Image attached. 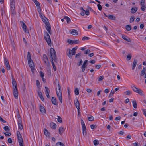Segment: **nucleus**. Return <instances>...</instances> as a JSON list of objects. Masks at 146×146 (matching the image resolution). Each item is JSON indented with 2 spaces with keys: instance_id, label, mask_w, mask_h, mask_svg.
<instances>
[{
  "instance_id": "obj_1",
  "label": "nucleus",
  "mask_w": 146,
  "mask_h": 146,
  "mask_svg": "<svg viewBox=\"0 0 146 146\" xmlns=\"http://www.w3.org/2000/svg\"><path fill=\"white\" fill-rule=\"evenodd\" d=\"M50 56L51 58V62L53 67L55 66V65L53 61L55 62H57V58L56 54V52L54 49L51 48L50 49Z\"/></svg>"
},
{
  "instance_id": "obj_2",
  "label": "nucleus",
  "mask_w": 146,
  "mask_h": 146,
  "mask_svg": "<svg viewBox=\"0 0 146 146\" xmlns=\"http://www.w3.org/2000/svg\"><path fill=\"white\" fill-rule=\"evenodd\" d=\"M77 48L76 47H74L72 48V50L70 49H68V50L67 52V54L69 57L71 58L72 57V56L75 55L76 53V51Z\"/></svg>"
},
{
  "instance_id": "obj_3",
  "label": "nucleus",
  "mask_w": 146,
  "mask_h": 146,
  "mask_svg": "<svg viewBox=\"0 0 146 146\" xmlns=\"http://www.w3.org/2000/svg\"><path fill=\"white\" fill-rule=\"evenodd\" d=\"M44 37L45 40L47 42L49 46H51V42L50 37L48 33L45 32L44 34Z\"/></svg>"
},
{
  "instance_id": "obj_4",
  "label": "nucleus",
  "mask_w": 146,
  "mask_h": 146,
  "mask_svg": "<svg viewBox=\"0 0 146 146\" xmlns=\"http://www.w3.org/2000/svg\"><path fill=\"white\" fill-rule=\"evenodd\" d=\"M13 92L15 98L17 99L18 96L17 86H13Z\"/></svg>"
},
{
  "instance_id": "obj_5",
  "label": "nucleus",
  "mask_w": 146,
  "mask_h": 146,
  "mask_svg": "<svg viewBox=\"0 0 146 146\" xmlns=\"http://www.w3.org/2000/svg\"><path fill=\"white\" fill-rule=\"evenodd\" d=\"M81 124L82 126L83 134L84 136H85L86 135V128L85 123L82 119L81 120Z\"/></svg>"
},
{
  "instance_id": "obj_6",
  "label": "nucleus",
  "mask_w": 146,
  "mask_h": 146,
  "mask_svg": "<svg viewBox=\"0 0 146 146\" xmlns=\"http://www.w3.org/2000/svg\"><path fill=\"white\" fill-rule=\"evenodd\" d=\"M45 24L46 26V28L47 30V31H48V32H49V33L50 34H51V26L50 25V24L49 22H46L45 23Z\"/></svg>"
},
{
  "instance_id": "obj_7",
  "label": "nucleus",
  "mask_w": 146,
  "mask_h": 146,
  "mask_svg": "<svg viewBox=\"0 0 146 146\" xmlns=\"http://www.w3.org/2000/svg\"><path fill=\"white\" fill-rule=\"evenodd\" d=\"M17 135L19 143L23 142L22 136L19 131H17Z\"/></svg>"
},
{
  "instance_id": "obj_8",
  "label": "nucleus",
  "mask_w": 146,
  "mask_h": 146,
  "mask_svg": "<svg viewBox=\"0 0 146 146\" xmlns=\"http://www.w3.org/2000/svg\"><path fill=\"white\" fill-rule=\"evenodd\" d=\"M56 92L57 97L58 98L60 101L62 103V92L61 91H59L58 92L57 90H56Z\"/></svg>"
},
{
  "instance_id": "obj_9",
  "label": "nucleus",
  "mask_w": 146,
  "mask_h": 146,
  "mask_svg": "<svg viewBox=\"0 0 146 146\" xmlns=\"http://www.w3.org/2000/svg\"><path fill=\"white\" fill-rule=\"evenodd\" d=\"M145 0H141V1L140 5L141 6V10L142 11H144L146 8V6L144 4Z\"/></svg>"
},
{
  "instance_id": "obj_10",
  "label": "nucleus",
  "mask_w": 146,
  "mask_h": 146,
  "mask_svg": "<svg viewBox=\"0 0 146 146\" xmlns=\"http://www.w3.org/2000/svg\"><path fill=\"white\" fill-rule=\"evenodd\" d=\"M4 64L6 66L7 70H9L10 69V66L9 64L8 61L6 59V58H5Z\"/></svg>"
},
{
  "instance_id": "obj_11",
  "label": "nucleus",
  "mask_w": 146,
  "mask_h": 146,
  "mask_svg": "<svg viewBox=\"0 0 146 146\" xmlns=\"http://www.w3.org/2000/svg\"><path fill=\"white\" fill-rule=\"evenodd\" d=\"M28 63L29 66L31 70H33L35 68V66L32 60L29 61H28Z\"/></svg>"
},
{
  "instance_id": "obj_12",
  "label": "nucleus",
  "mask_w": 146,
  "mask_h": 146,
  "mask_svg": "<svg viewBox=\"0 0 146 146\" xmlns=\"http://www.w3.org/2000/svg\"><path fill=\"white\" fill-rule=\"evenodd\" d=\"M45 88L46 90L45 91V94L47 96V97L48 98H50V96L49 94V92H50V90L49 88L47 86L45 87Z\"/></svg>"
},
{
  "instance_id": "obj_13",
  "label": "nucleus",
  "mask_w": 146,
  "mask_h": 146,
  "mask_svg": "<svg viewBox=\"0 0 146 146\" xmlns=\"http://www.w3.org/2000/svg\"><path fill=\"white\" fill-rule=\"evenodd\" d=\"M22 28L24 31L27 33H29V31L27 29V27L25 23L23 22Z\"/></svg>"
},
{
  "instance_id": "obj_14",
  "label": "nucleus",
  "mask_w": 146,
  "mask_h": 146,
  "mask_svg": "<svg viewBox=\"0 0 146 146\" xmlns=\"http://www.w3.org/2000/svg\"><path fill=\"white\" fill-rule=\"evenodd\" d=\"M52 103L54 105H57L58 102H57L56 98L55 97H52Z\"/></svg>"
},
{
  "instance_id": "obj_15",
  "label": "nucleus",
  "mask_w": 146,
  "mask_h": 146,
  "mask_svg": "<svg viewBox=\"0 0 146 146\" xmlns=\"http://www.w3.org/2000/svg\"><path fill=\"white\" fill-rule=\"evenodd\" d=\"M122 38L127 41L128 42H131V39L130 38L128 37L127 36L125 35H122Z\"/></svg>"
},
{
  "instance_id": "obj_16",
  "label": "nucleus",
  "mask_w": 146,
  "mask_h": 146,
  "mask_svg": "<svg viewBox=\"0 0 146 146\" xmlns=\"http://www.w3.org/2000/svg\"><path fill=\"white\" fill-rule=\"evenodd\" d=\"M74 104L75 106L77 108L79 109L80 108V104L78 100L77 99L76 102L75 101H74Z\"/></svg>"
},
{
  "instance_id": "obj_17",
  "label": "nucleus",
  "mask_w": 146,
  "mask_h": 146,
  "mask_svg": "<svg viewBox=\"0 0 146 146\" xmlns=\"http://www.w3.org/2000/svg\"><path fill=\"white\" fill-rule=\"evenodd\" d=\"M137 60H134L133 62V66L132 69L133 70H134L137 64Z\"/></svg>"
},
{
  "instance_id": "obj_18",
  "label": "nucleus",
  "mask_w": 146,
  "mask_h": 146,
  "mask_svg": "<svg viewBox=\"0 0 146 146\" xmlns=\"http://www.w3.org/2000/svg\"><path fill=\"white\" fill-rule=\"evenodd\" d=\"M136 93H138L141 96H144V94L143 91L141 89L139 88Z\"/></svg>"
},
{
  "instance_id": "obj_19",
  "label": "nucleus",
  "mask_w": 146,
  "mask_h": 146,
  "mask_svg": "<svg viewBox=\"0 0 146 146\" xmlns=\"http://www.w3.org/2000/svg\"><path fill=\"white\" fill-rule=\"evenodd\" d=\"M70 33L72 35H78V33L77 31L75 29H73L71 32Z\"/></svg>"
},
{
  "instance_id": "obj_20",
  "label": "nucleus",
  "mask_w": 146,
  "mask_h": 146,
  "mask_svg": "<svg viewBox=\"0 0 146 146\" xmlns=\"http://www.w3.org/2000/svg\"><path fill=\"white\" fill-rule=\"evenodd\" d=\"M59 133L60 135H61L62 134V133H63V132L64 131V129L63 127H59Z\"/></svg>"
},
{
  "instance_id": "obj_21",
  "label": "nucleus",
  "mask_w": 146,
  "mask_h": 146,
  "mask_svg": "<svg viewBox=\"0 0 146 146\" xmlns=\"http://www.w3.org/2000/svg\"><path fill=\"white\" fill-rule=\"evenodd\" d=\"M50 127L52 129H55L56 128V125L55 123L52 122L50 124Z\"/></svg>"
},
{
  "instance_id": "obj_22",
  "label": "nucleus",
  "mask_w": 146,
  "mask_h": 146,
  "mask_svg": "<svg viewBox=\"0 0 146 146\" xmlns=\"http://www.w3.org/2000/svg\"><path fill=\"white\" fill-rule=\"evenodd\" d=\"M44 134L47 137L50 136V133L46 129H44Z\"/></svg>"
},
{
  "instance_id": "obj_23",
  "label": "nucleus",
  "mask_w": 146,
  "mask_h": 146,
  "mask_svg": "<svg viewBox=\"0 0 146 146\" xmlns=\"http://www.w3.org/2000/svg\"><path fill=\"white\" fill-rule=\"evenodd\" d=\"M40 112L42 113H45L46 112V110L45 109L43 106H40Z\"/></svg>"
},
{
  "instance_id": "obj_24",
  "label": "nucleus",
  "mask_w": 146,
  "mask_h": 146,
  "mask_svg": "<svg viewBox=\"0 0 146 146\" xmlns=\"http://www.w3.org/2000/svg\"><path fill=\"white\" fill-rule=\"evenodd\" d=\"M137 9L136 7L132 8L131 9V12L132 13H135L137 11Z\"/></svg>"
},
{
  "instance_id": "obj_25",
  "label": "nucleus",
  "mask_w": 146,
  "mask_h": 146,
  "mask_svg": "<svg viewBox=\"0 0 146 146\" xmlns=\"http://www.w3.org/2000/svg\"><path fill=\"white\" fill-rule=\"evenodd\" d=\"M146 71V67H143V69L142 70L140 75L141 76H143L144 75Z\"/></svg>"
},
{
  "instance_id": "obj_26",
  "label": "nucleus",
  "mask_w": 146,
  "mask_h": 146,
  "mask_svg": "<svg viewBox=\"0 0 146 146\" xmlns=\"http://www.w3.org/2000/svg\"><path fill=\"white\" fill-rule=\"evenodd\" d=\"M108 17L111 20H115L116 18L115 16L111 15H108Z\"/></svg>"
},
{
  "instance_id": "obj_27",
  "label": "nucleus",
  "mask_w": 146,
  "mask_h": 146,
  "mask_svg": "<svg viewBox=\"0 0 146 146\" xmlns=\"http://www.w3.org/2000/svg\"><path fill=\"white\" fill-rule=\"evenodd\" d=\"M64 19L66 20L68 23H69L70 22V19L68 17L65 16L64 17Z\"/></svg>"
},
{
  "instance_id": "obj_28",
  "label": "nucleus",
  "mask_w": 146,
  "mask_h": 146,
  "mask_svg": "<svg viewBox=\"0 0 146 146\" xmlns=\"http://www.w3.org/2000/svg\"><path fill=\"white\" fill-rule=\"evenodd\" d=\"M12 79L13 86H17L16 81L13 77H12Z\"/></svg>"
},
{
  "instance_id": "obj_29",
  "label": "nucleus",
  "mask_w": 146,
  "mask_h": 146,
  "mask_svg": "<svg viewBox=\"0 0 146 146\" xmlns=\"http://www.w3.org/2000/svg\"><path fill=\"white\" fill-rule=\"evenodd\" d=\"M11 9H15V2H11Z\"/></svg>"
},
{
  "instance_id": "obj_30",
  "label": "nucleus",
  "mask_w": 146,
  "mask_h": 146,
  "mask_svg": "<svg viewBox=\"0 0 146 146\" xmlns=\"http://www.w3.org/2000/svg\"><path fill=\"white\" fill-rule=\"evenodd\" d=\"M27 60L28 61H30V60H32L31 59V54L29 52H28V54H27Z\"/></svg>"
},
{
  "instance_id": "obj_31",
  "label": "nucleus",
  "mask_w": 146,
  "mask_h": 146,
  "mask_svg": "<svg viewBox=\"0 0 146 146\" xmlns=\"http://www.w3.org/2000/svg\"><path fill=\"white\" fill-rule=\"evenodd\" d=\"M45 64L48 66L49 67L50 66V63L48 60H46L44 61Z\"/></svg>"
},
{
  "instance_id": "obj_32",
  "label": "nucleus",
  "mask_w": 146,
  "mask_h": 146,
  "mask_svg": "<svg viewBox=\"0 0 146 146\" xmlns=\"http://www.w3.org/2000/svg\"><path fill=\"white\" fill-rule=\"evenodd\" d=\"M56 146H65V145L62 143L58 142L56 143Z\"/></svg>"
},
{
  "instance_id": "obj_33",
  "label": "nucleus",
  "mask_w": 146,
  "mask_h": 146,
  "mask_svg": "<svg viewBox=\"0 0 146 146\" xmlns=\"http://www.w3.org/2000/svg\"><path fill=\"white\" fill-rule=\"evenodd\" d=\"M126 29L127 31H129L131 29V27L130 25H127L126 26Z\"/></svg>"
},
{
  "instance_id": "obj_34",
  "label": "nucleus",
  "mask_w": 146,
  "mask_h": 146,
  "mask_svg": "<svg viewBox=\"0 0 146 146\" xmlns=\"http://www.w3.org/2000/svg\"><path fill=\"white\" fill-rule=\"evenodd\" d=\"M87 66L86 65H84L83 64L82 67H81V69L82 70V71L83 72H84L85 70V68L86 66Z\"/></svg>"
},
{
  "instance_id": "obj_35",
  "label": "nucleus",
  "mask_w": 146,
  "mask_h": 146,
  "mask_svg": "<svg viewBox=\"0 0 146 146\" xmlns=\"http://www.w3.org/2000/svg\"><path fill=\"white\" fill-rule=\"evenodd\" d=\"M88 120L90 121H92L94 120V118L92 116L90 115L88 117Z\"/></svg>"
},
{
  "instance_id": "obj_36",
  "label": "nucleus",
  "mask_w": 146,
  "mask_h": 146,
  "mask_svg": "<svg viewBox=\"0 0 146 146\" xmlns=\"http://www.w3.org/2000/svg\"><path fill=\"white\" fill-rule=\"evenodd\" d=\"M133 105L134 108H137V103L135 100L133 101Z\"/></svg>"
},
{
  "instance_id": "obj_37",
  "label": "nucleus",
  "mask_w": 146,
  "mask_h": 146,
  "mask_svg": "<svg viewBox=\"0 0 146 146\" xmlns=\"http://www.w3.org/2000/svg\"><path fill=\"white\" fill-rule=\"evenodd\" d=\"M74 92L76 95H78L79 94V90L78 88H76L74 90Z\"/></svg>"
},
{
  "instance_id": "obj_38",
  "label": "nucleus",
  "mask_w": 146,
  "mask_h": 146,
  "mask_svg": "<svg viewBox=\"0 0 146 146\" xmlns=\"http://www.w3.org/2000/svg\"><path fill=\"white\" fill-rule=\"evenodd\" d=\"M135 19V17L134 16H132L131 17L130 19L129 22L131 23L134 21Z\"/></svg>"
},
{
  "instance_id": "obj_39",
  "label": "nucleus",
  "mask_w": 146,
  "mask_h": 146,
  "mask_svg": "<svg viewBox=\"0 0 146 146\" xmlns=\"http://www.w3.org/2000/svg\"><path fill=\"white\" fill-rule=\"evenodd\" d=\"M115 92H114L113 89L111 90L110 93L109 95V97H111L112 96H113V94Z\"/></svg>"
},
{
  "instance_id": "obj_40",
  "label": "nucleus",
  "mask_w": 146,
  "mask_h": 146,
  "mask_svg": "<svg viewBox=\"0 0 146 146\" xmlns=\"http://www.w3.org/2000/svg\"><path fill=\"white\" fill-rule=\"evenodd\" d=\"M124 93L126 95H128L131 94H132V92L131 91L128 90L125 92Z\"/></svg>"
},
{
  "instance_id": "obj_41",
  "label": "nucleus",
  "mask_w": 146,
  "mask_h": 146,
  "mask_svg": "<svg viewBox=\"0 0 146 146\" xmlns=\"http://www.w3.org/2000/svg\"><path fill=\"white\" fill-rule=\"evenodd\" d=\"M93 143L94 145L95 146L98 145L99 144V141L97 140H94V141Z\"/></svg>"
},
{
  "instance_id": "obj_42",
  "label": "nucleus",
  "mask_w": 146,
  "mask_h": 146,
  "mask_svg": "<svg viewBox=\"0 0 146 146\" xmlns=\"http://www.w3.org/2000/svg\"><path fill=\"white\" fill-rule=\"evenodd\" d=\"M43 60L44 61L48 60V58L47 56L45 54H43Z\"/></svg>"
},
{
  "instance_id": "obj_43",
  "label": "nucleus",
  "mask_w": 146,
  "mask_h": 146,
  "mask_svg": "<svg viewBox=\"0 0 146 146\" xmlns=\"http://www.w3.org/2000/svg\"><path fill=\"white\" fill-rule=\"evenodd\" d=\"M58 118H57V120L58 121L60 122V123H61L62 121V118L59 116H57Z\"/></svg>"
},
{
  "instance_id": "obj_44",
  "label": "nucleus",
  "mask_w": 146,
  "mask_h": 146,
  "mask_svg": "<svg viewBox=\"0 0 146 146\" xmlns=\"http://www.w3.org/2000/svg\"><path fill=\"white\" fill-rule=\"evenodd\" d=\"M34 3L36 4L37 7H40V6L39 2L37 0L35 2H34Z\"/></svg>"
},
{
  "instance_id": "obj_45",
  "label": "nucleus",
  "mask_w": 146,
  "mask_h": 146,
  "mask_svg": "<svg viewBox=\"0 0 146 146\" xmlns=\"http://www.w3.org/2000/svg\"><path fill=\"white\" fill-rule=\"evenodd\" d=\"M37 9H38V12H39L40 14H42V13H41V9L40 6V7H38Z\"/></svg>"
},
{
  "instance_id": "obj_46",
  "label": "nucleus",
  "mask_w": 146,
  "mask_h": 146,
  "mask_svg": "<svg viewBox=\"0 0 146 146\" xmlns=\"http://www.w3.org/2000/svg\"><path fill=\"white\" fill-rule=\"evenodd\" d=\"M81 56V53H79L76 55L75 57L77 58H78L80 57Z\"/></svg>"
},
{
  "instance_id": "obj_47",
  "label": "nucleus",
  "mask_w": 146,
  "mask_h": 146,
  "mask_svg": "<svg viewBox=\"0 0 146 146\" xmlns=\"http://www.w3.org/2000/svg\"><path fill=\"white\" fill-rule=\"evenodd\" d=\"M131 58V54H128L127 56V60H130Z\"/></svg>"
},
{
  "instance_id": "obj_48",
  "label": "nucleus",
  "mask_w": 146,
  "mask_h": 146,
  "mask_svg": "<svg viewBox=\"0 0 146 146\" xmlns=\"http://www.w3.org/2000/svg\"><path fill=\"white\" fill-rule=\"evenodd\" d=\"M36 85H37V87L38 88H40V84L39 81L38 80H37L36 81Z\"/></svg>"
},
{
  "instance_id": "obj_49",
  "label": "nucleus",
  "mask_w": 146,
  "mask_h": 146,
  "mask_svg": "<svg viewBox=\"0 0 146 146\" xmlns=\"http://www.w3.org/2000/svg\"><path fill=\"white\" fill-rule=\"evenodd\" d=\"M89 39H90L88 37H86V36H84L82 38V40H89Z\"/></svg>"
},
{
  "instance_id": "obj_50",
  "label": "nucleus",
  "mask_w": 146,
  "mask_h": 146,
  "mask_svg": "<svg viewBox=\"0 0 146 146\" xmlns=\"http://www.w3.org/2000/svg\"><path fill=\"white\" fill-rule=\"evenodd\" d=\"M67 42L68 43L70 44H73V40H71L70 39L68 40H67Z\"/></svg>"
},
{
  "instance_id": "obj_51",
  "label": "nucleus",
  "mask_w": 146,
  "mask_h": 146,
  "mask_svg": "<svg viewBox=\"0 0 146 146\" xmlns=\"http://www.w3.org/2000/svg\"><path fill=\"white\" fill-rule=\"evenodd\" d=\"M4 129L6 131H9L10 130L9 129L8 126H5L4 127Z\"/></svg>"
},
{
  "instance_id": "obj_52",
  "label": "nucleus",
  "mask_w": 146,
  "mask_h": 146,
  "mask_svg": "<svg viewBox=\"0 0 146 146\" xmlns=\"http://www.w3.org/2000/svg\"><path fill=\"white\" fill-rule=\"evenodd\" d=\"M97 5L98 9L99 10H101L102 9V6L100 4H98Z\"/></svg>"
},
{
  "instance_id": "obj_53",
  "label": "nucleus",
  "mask_w": 146,
  "mask_h": 146,
  "mask_svg": "<svg viewBox=\"0 0 146 146\" xmlns=\"http://www.w3.org/2000/svg\"><path fill=\"white\" fill-rule=\"evenodd\" d=\"M4 133L6 136H9L11 135V133L10 132H6V133Z\"/></svg>"
},
{
  "instance_id": "obj_54",
  "label": "nucleus",
  "mask_w": 146,
  "mask_h": 146,
  "mask_svg": "<svg viewBox=\"0 0 146 146\" xmlns=\"http://www.w3.org/2000/svg\"><path fill=\"white\" fill-rule=\"evenodd\" d=\"M79 42H80L78 40H73V44H78Z\"/></svg>"
},
{
  "instance_id": "obj_55",
  "label": "nucleus",
  "mask_w": 146,
  "mask_h": 146,
  "mask_svg": "<svg viewBox=\"0 0 146 146\" xmlns=\"http://www.w3.org/2000/svg\"><path fill=\"white\" fill-rule=\"evenodd\" d=\"M143 114L146 117V110L145 109H143L142 110Z\"/></svg>"
},
{
  "instance_id": "obj_56",
  "label": "nucleus",
  "mask_w": 146,
  "mask_h": 146,
  "mask_svg": "<svg viewBox=\"0 0 146 146\" xmlns=\"http://www.w3.org/2000/svg\"><path fill=\"white\" fill-rule=\"evenodd\" d=\"M18 127H19V129L20 130H22L23 128V125L22 124H18Z\"/></svg>"
},
{
  "instance_id": "obj_57",
  "label": "nucleus",
  "mask_w": 146,
  "mask_h": 146,
  "mask_svg": "<svg viewBox=\"0 0 146 146\" xmlns=\"http://www.w3.org/2000/svg\"><path fill=\"white\" fill-rule=\"evenodd\" d=\"M15 9H11V12L12 14L15 15L16 14V12L14 10Z\"/></svg>"
},
{
  "instance_id": "obj_58",
  "label": "nucleus",
  "mask_w": 146,
  "mask_h": 146,
  "mask_svg": "<svg viewBox=\"0 0 146 146\" xmlns=\"http://www.w3.org/2000/svg\"><path fill=\"white\" fill-rule=\"evenodd\" d=\"M80 62H78V64H77L78 66H80L82 64V63L83 62V61L81 59H80Z\"/></svg>"
},
{
  "instance_id": "obj_59",
  "label": "nucleus",
  "mask_w": 146,
  "mask_h": 146,
  "mask_svg": "<svg viewBox=\"0 0 146 146\" xmlns=\"http://www.w3.org/2000/svg\"><path fill=\"white\" fill-rule=\"evenodd\" d=\"M104 78V77L103 76H100L98 78V80L99 81H102Z\"/></svg>"
},
{
  "instance_id": "obj_60",
  "label": "nucleus",
  "mask_w": 146,
  "mask_h": 146,
  "mask_svg": "<svg viewBox=\"0 0 146 146\" xmlns=\"http://www.w3.org/2000/svg\"><path fill=\"white\" fill-rule=\"evenodd\" d=\"M85 14L87 15H89V12L88 10H86V11L85 10L84 11Z\"/></svg>"
},
{
  "instance_id": "obj_61",
  "label": "nucleus",
  "mask_w": 146,
  "mask_h": 146,
  "mask_svg": "<svg viewBox=\"0 0 146 146\" xmlns=\"http://www.w3.org/2000/svg\"><path fill=\"white\" fill-rule=\"evenodd\" d=\"M0 121L3 123H5L6 121L4 120L0 116Z\"/></svg>"
},
{
  "instance_id": "obj_62",
  "label": "nucleus",
  "mask_w": 146,
  "mask_h": 146,
  "mask_svg": "<svg viewBox=\"0 0 146 146\" xmlns=\"http://www.w3.org/2000/svg\"><path fill=\"white\" fill-rule=\"evenodd\" d=\"M88 61L87 60H85L84 61L83 64L87 66L88 64Z\"/></svg>"
},
{
  "instance_id": "obj_63",
  "label": "nucleus",
  "mask_w": 146,
  "mask_h": 146,
  "mask_svg": "<svg viewBox=\"0 0 146 146\" xmlns=\"http://www.w3.org/2000/svg\"><path fill=\"white\" fill-rule=\"evenodd\" d=\"M131 136L129 134L127 135V136L126 137V138L127 139L129 140L130 139H131Z\"/></svg>"
},
{
  "instance_id": "obj_64",
  "label": "nucleus",
  "mask_w": 146,
  "mask_h": 146,
  "mask_svg": "<svg viewBox=\"0 0 146 146\" xmlns=\"http://www.w3.org/2000/svg\"><path fill=\"white\" fill-rule=\"evenodd\" d=\"M101 67V65H97L95 66V67L97 69H99Z\"/></svg>"
}]
</instances>
